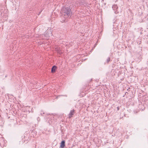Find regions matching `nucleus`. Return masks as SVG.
<instances>
[{
  "label": "nucleus",
  "mask_w": 148,
  "mask_h": 148,
  "mask_svg": "<svg viewBox=\"0 0 148 148\" xmlns=\"http://www.w3.org/2000/svg\"><path fill=\"white\" fill-rule=\"evenodd\" d=\"M38 121H39L40 120V118L39 117H38L37 118Z\"/></svg>",
  "instance_id": "17"
},
{
  "label": "nucleus",
  "mask_w": 148,
  "mask_h": 148,
  "mask_svg": "<svg viewBox=\"0 0 148 148\" xmlns=\"http://www.w3.org/2000/svg\"><path fill=\"white\" fill-rule=\"evenodd\" d=\"M76 6H80L82 5L85 6L84 4L83 3L82 1L81 0H77L75 3Z\"/></svg>",
  "instance_id": "4"
},
{
  "label": "nucleus",
  "mask_w": 148,
  "mask_h": 148,
  "mask_svg": "<svg viewBox=\"0 0 148 148\" xmlns=\"http://www.w3.org/2000/svg\"><path fill=\"white\" fill-rule=\"evenodd\" d=\"M110 58L109 57H108L107 59L106 62L107 63H108L110 61Z\"/></svg>",
  "instance_id": "13"
},
{
  "label": "nucleus",
  "mask_w": 148,
  "mask_h": 148,
  "mask_svg": "<svg viewBox=\"0 0 148 148\" xmlns=\"http://www.w3.org/2000/svg\"><path fill=\"white\" fill-rule=\"evenodd\" d=\"M75 113V110L74 109L71 110L69 114V118H71L73 115Z\"/></svg>",
  "instance_id": "7"
},
{
  "label": "nucleus",
  "mask_w": 148,
  "mask_h": 148,
  "mask_svg": "<svg viewBox=\"0 0 148 148\" xmlns=\"http://www.w3.org/2000/svg\"><path fill=\"white\" fill-rule=\"evenodd\" d=\"M45 114V113L44 112L42 111H41L40 112V115L41 116H43V114Z\"/></svg>",
  "instance_id": "14"
},
{
  "label": "nucleus",
  "mask_w": 148,
  "mask_h": 148,
  "mask_svg": "<svg viewBox=\"0 0 148 148\" xmlns=\"http://www.w3.org/2000/svg\"><path fill=\"white\" fill-rule=\"evenodd\" d=\"M101 2H102L104 4V5H106V3L105 2L104 0H102Z\"/></svg>",
  "instance_id": "15"
},
{
  "label": "nucleus",
  "mask_w": 148,
  "mask_h": 148,
  "mask_svg": "<svg viewBox=\"0 0 148 148\" xmlns=\"http://www.w3.org/2000/svg\"><path fill=\"white\" fill-rule=\"evenodd\" d=\"M119 110V107L118 106L117 107V110Z\"/></svg>",
  "instance_id": "16"
},
{
  "label": "nucleus",
  "mask_w": 148,
  "mask_h": 148,
  "mask_svg": "<svg viewBox=\"0 0 148 148\" xmlns=\"http://www.w3.org/2000/svg\"><path fill=\"white\" fill-rule=\"evenodd\" d=\"M57 68V67L56 66H53L51 69V72L52 73H54L55 71V70Z\"/></svg>",
  "instance_id": "10"
},
{
  "label": "nucleus",
  "mask_w": 148,
  "mask_h": 148,
  "mask_svg": "<svg viewBox=\"0 0 148 148\" xmlns=\"http://www.w3.org/2000/svg\"><path fill=\"white\" fill-rule=\"evenodd\" d=\"M112 8L114 11L115 13H118L119 12L118 11V8L116 5H113L112 6Z\"/></svg>",
  "instance_id": "5"
},
{
  "label": "nucleus",
  "mask_w": 148,
  "mask_h": 148,
  "mask_svg": "<svg viewBox=\"0 0 148 148\" xmlns=\"http://www.w3.org/2000/svg\"><path fill=\"white\" fill-rule=\"evenodd\" d=\"M1 14L2 16V22L5 21L7 20L8 19V10H4L2 12H1Z\"/></svg>",
  "instance_id": "2"
},
{
  "label": "nucleus",
  "mask_w": 148,
  "mask_h": 148,
  "mask_svg": "<svg viewBox=\"0 0 148 148\" xmlns=\"http://www.w3.org/2000/svg\"><path fill=\"white\" fill-rule=\"evenodd\" d=\"M50 35H52V33L51 32L50 33Z\"/></svg>",
  "instance_id": "18"
},
{
  "label": "nucleus",
  "mask_w": 148,
  "mask_h": 148,
  "mask_svg": "<svg viewBox=\"0 0 148 148\" xmlns=\"http://www.w3.org/2000/svg\"><path fill=\"white\" fill-rule=\"evenodd\" d=\"M61 13L64 18L62 19V21H61L62 23L67 22L68 19L71 16L72 14L71 9L68 7L62 8Z\"/></svg>",
  "instance_id": "1"
},
{
  "label": "nucleus",
  "mask_w": 148,
  "mask_h": 148,
  "mask_svg": "<svg viewBox=\"0 0 148 148\" xmlns=\"http://www.w3.org/2000/svg\"><path fill=\"white\" fill-rule=\"evenodd\" d=\"M65 145V142L64 141H62L61 142L60 147L62 148H63L64 147Z\"/></svg>",
  "instance_id": "9"
},
{
  "label": "nucleus",
  "mask_w": 148,
  "mask_h": 148,
  "mask_svg": "<svg viewBox=\"0 0 148 148\" xmlns=\"http://www.w3.org/2000/svg\"><path fill=\"white\" fill-rule=\"evenodd\" d=\"M55 50L57 51L58 53L60 54H61L62 53V52L60 49L58 47L55 48Z\"/></svg>",
  "instance_id": "12"
},
{
  "label": "nucleus",
  "mask_w": 148,
  "mask_h": 148,
  "mask_svg": "<svg viewBox=\"0 0 148 148\" xmlns=\"http://www.w3.org/2000/svg\"><path fill=\"white\" fill-rule=\"evenodd\" d=\"M65 97H67V96L66 95H65Z\"/></svg>",
  "instance_id": "19"
},
{
  "label": "nucleus",
  "mask_w": 148,
  "mask_h": 148,
  "mask_svg": "<svg viewBox=\"0 0 148 148\" xmlns=\"http://www.w3.org/2000/svg\"><path fill=\"white\" fill-rule=\"evenodd\" d=\"M53 116L54 115L53 114H47V115L46 116V117L47 119H51L52 120V119L53 118Z\"/></svg>",
  "instance_id": "8"
},
{
  "label": "nucleus",
  "mask_w": 148,
  "mask_h": 148,
  "mask_svg": "<svg viewBox=\"0 0 148 148\" xmlns=\"http://www.w3.org/2000/svg\"><path fill=\"white\" fill-rule=\"evenodd\" d=\"M114 24H115V25H114V24L113 25V31H114V32L115 31V30H116L117 27V25H116L115 23H114ZM113 33L114 34L115 33L114 32Z\"/></svg>",
  "instance_id": "11"
},
{
  "label": "nucleus",
  "mask_w": 148,
  "mask_h": 148,
  "mask_svg": "<svg viewBox=\"0 0 148 148\" xmlns=\"http://www.w3.org/2000/svg\"><path fill=\"white\" fill-rule=\"evenodd\" d=\"M48 31L47 32L46 31L45 32L44 34L42 35V37H43L44 36H45V37L44 38V39H48L50 35H49V34H48Z\"/></svg>",
  "instance_id": "6"
},
{
  "label": "nucleus",
  "mask_w": 148,
  "mask_h": 148,
  "mask_svg": "<svg viewBox=\"0 0 148 148\" xmlns=\"http://www.w3.org/2000/svg\"><path fill=\"white\" fill-rule=\"evenodd\" d=\"M7 141L3 138H0V145L1 147H3L4 146H6V145Z\"/></svg>",
  "instance_id": "3"
}]
</instances>
